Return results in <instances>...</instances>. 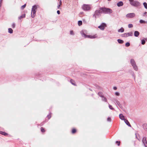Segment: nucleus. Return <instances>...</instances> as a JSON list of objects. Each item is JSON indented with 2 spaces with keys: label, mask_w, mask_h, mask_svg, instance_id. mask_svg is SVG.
<instances>
[{
  "label": "nucleus",
  "mask_w": 147,
  "mask_h": 147,
  "mask_svg": "<svg viewBox=\"0 0 147 147\" xmlns=\"http://www.w3.org/2000/svg\"><path fill=\"white\" fill-rule=\"evenodd\" d=\"M26 4H24V5L22 6L21 7V9H24L25 7H26Z\"/></svg>",
  "instance_id": "c85d7f7f"
},
{
  "label": "nucleus",
  "mask_w": 147,
  "mask_h": 147,
  "mask_svg": "<svg viewBox=\"0 0 147 147\" xmlns=\"http://www.w3.org/2000/svg\"><path fill=\"white\" fill-rule=\"evenodd\" d=\"M117 41L118 42V43L120 44H122L124 42V41L123 40L120 39H118L117 40Z\"/></svg>",
  "instance_id": "412c9836"
},
{
  "label": "nucleus",
  "mask_w": 147,
  "mask_h": 147,
  "mask_svg": "<svg viewBox=\"0 0 147 147\" xmlns=\"http://www.w3.org/2000/svg\"><path fill=\"white\" fill-rule=\"evenodd\" d=\"M1 3L2 2H1L0 1V6H1Z\"/></svg>",
  "instance_id": "de8ad7c7"
},
{
  "label": "nucleus",
  "mask_w": 147,
  "mask_h": 147,
  "mask_svg": "<svg viewBox=\"0 0 147 147\" xmlns=\"http://www.w3.org/2000/svg\"><path fill=\"white\" fill-rule=\"evenodd\" d=\"M12 28H15V23H13L12 24Z\"/></svg>",
  "instance_id": "4c0bfd02"
},
{
  "label": "nucleus",
  "mask_w": 147,
  "mask_h": 147,
  "mask_svg": "<svg viewBox=\"0 0 147 147\" xmlns=\"http://www.w3.org/2000/svg\"><path fill=\"white\" fill-rule=\"evenodd\" d=\"M3 0H0L1 2H2Z\"/></svg>",
  "instance_id": "8fccbe9b"
},
{
  "label": "nucleus",
  "mask_w": 147,
  "mask_h": 147,
  "mask_svg": "<svg viewBox=\"0 0 147 147\" xmlns=\"http://www.w3.org/2000/svg\"><path fill=\"white\" fill-rule=\"evenodd\" d=\"M136 16L135 14L134 13H130L127 14L126 16L127 18H132Z\"/></svg>",
  "instance_id": "1a4fd4ad"
},
{
  "label": "nucleus",
  "mask_w": 147,
  "mask_h": 147,
  "mask_svg": "<svg viewBox=\"0 0 147 147\" xmlns=\"http://www.w3.org/2000/svg\"><path fill=\"white\" fill-rule=\"evenodd\" d=\"M130 45V44L129 42H127L125 44V46L126 47H128Z\"/></svg>",
  "instance_id": "2f4dec72"
},
{
  "label": "nucleus",
  "mask_w": 147,
  "mask_h": 147,
  "mask_svg": "<svg viewBox=\"0 0 147 147\" xmlns=\"http://www.w3.org/2000/svg\"><path fill=\"white\" fill-rule=\"evenodd\" d=\"M98 95L101 97L102 98V97H103V96H104L103 94L101 92H98Z\"/></svg>",
  "instance_id": "aec40b11"
},
{
  "label": "nucleus",
  "mask_w": 147,
  "mask_h": 147,
  "mask_svg": "<svg viewBox=\"0 0 147 147\" xmlns=\"http://www.w3.org/2000/svg\"><path fill=\"white\" fill-rule=\"evenodd\" d=\"M116 143L117 144L118 146H119L120 145V142L119 141H116Z\"/></svg>",
  "instance_id": "c9c22d12"
},
{
  "label": "nucleus",
  "mask_w": 147,
  "mask_h": 147,
  "mask_svg": "<svg viewBox=\"0 0 147 147\" xmlns=\"http://www.w3.org/2000/svg\"><path fill=\"white\" fill-rule=\"evenodd\" d=\"M62 5V2H61V0H60L59 1V5Z\"/></svg>",
  "instance_id": "37998d69"
},
{
  "label": "nucleus",
  "mask_w": 147,
  "mask_h": 147,
  "mask_svg": "<svg viewBox=\"0 0 147 147\" xmlns=\"http://www.w3.org/2000/svg\"><path fill=\"white\" fill-rule=\"evenodd\" d=\"M26 14H24L20 16V17H19L18 19L19 20H21L22 18H24L25 17Z\"/></svg>",
  "instance_id": "a211bd4d"
},
{
  "label": "nucleus",
  "mask_w": 147,
  "mask_h": 147,
  "mask_svg": "<svg viewBox=\"0 0 147 147\" xmlns=\"http://www.w3.org/2000/svg\"><path fill=\"white\" fill-rule=\"evenodd\" d=\"M109 109H111L112 110H113L114 109L113 107H112V106L111 105L109 104Z\"/></svg>",
  "instance_id": "c756f323"
},
{
  "label": "nucleus",
  "mask_w": 147,
  "mask_h": 147,
  "mask_svg": "<svg viewBox=\"0 0 147 147\" xmlns=\"http://www.w3.org/2000/svg\"><path fill=\"white\" fill-rule=\"evenodd\" d=\"M102 13V10L100 9V8L99 9L96 10L95 11L93 17L96 19V18L100 17Z\"/></svg>",
  "instance_id": "f03ea898"
},
{
  "label": "nucleus",
  "mask_w": 147,
  "mask_h": 147,
  "mask_svg": "<svg viewBox=\"0 0 147 147\" xmlns=\"http://www.w3.org/2000/svg\"><path fill=\"white\" fill-rule=\"evenodd\" d=\"M8 32L11 34L13 33V30L11 28H9L8 29Z\"/></svg>",
  "instance_id": "5701e85b"
},
{
  "label": "nucleus",
  "mask_w": 147,
  "mask_h": 147,
  "mask_svg": "<svg viewBox=\"0 0 147 147\" xmlns=\"http://www.w3.org/2000/svg\"><path fill=\"white\" fill-rule=\"evenodd\" d=\"M143 127L144 130L147 132V124L146 123L143 124Z\"/></svg>",
  "instance_id": "f8f14e48"
},
{
  "label": "nucleus",
  "mask_w": 147,
  "mask_h": 147,
  "mask_svg": "<svg viewBox=\"0 0 147 147\" xmlns=\"http://www.w3.org/2000/svg\"><path fill=\"white\" fill-rule=\"evenodd\" d=\"M108 1H111V0H107Z\"/></svg>",
  "instance_id": "603ef678"
},
{
  "label": "nucleus",
  "mask_w": 147,
  "mask_h": 147,
  "mask_svg": "<svg viewBox=\"0 0 147 147\" xmlns=\"http://www.w3.org/2000/svg\"><path fill=\"white\" fill-rule=\"evenodd\" d=\"M61 5H59L58 6V7H58V9H59V7Z\"/></svg>",
  "instance_id": "49530a36"
},
{
  "label": "nucleus",
  "mask_w": 147,
  "mask_h": 147,
  "mask_svg": "<svg viewBox=\"0 0 147 147\" xmlns=\"http://www.w3.org/2000/svg\"><path fill=\"white\" fill-rule=\"evenodd\" d=\"M146 23H147V22H146Z\"/></svg>",
  "instance_id": "5fc2aeb1"
},
{
  "label": "nucleus",
  "mask_w": 147,
  "mask_h": 147,
  "mask_svg": "<svg viewBox=\"0 0 147 147\" xmlns=\"http://www.w3.org/2000/svg\"><path fill=\"white\" fill-rule=\"evenodd\" d=\"M41 131L42 132H45V131L44 129V128L42 127H41L40 128Z\"/></svg>",
  "instance_id": "f704fd0d"
},
{
  "label": "nucleus",
  "mask_w": 147,
  "mask_h": 147,
  "mask_svg": "<svg viewBox=\"0 0 147 147\" xmlns=\"http://www.w3.org/2000/svg\"><path fill=\"white\" fill-rule=\"evenodd\" d=\"M70 34L72 35L74 34V32L73 31L71 30V31H70Z\"/></svg>",
  "instance_id": "a19ab883"
},
{
  "label": "nucleus",
  "mask_w": 147,
  "mask_h": 147,
  "mask_svg": "<svg viewBox=\"0 0 147 147\" xmlns=\"http://www.w3.org/2000/svg\"><path fill=\"white\" fill-rule=\"evenodd\" d=\"M144 7L146 9H147V3L146 2H144L143 3Z\"/></svg>",
  "instance_id": "bb28decb"
},
{
  "label": "nucleus",
  "mask_w": 147,
  "mask_h": 147,
  "mask_svg": "<svg viewBox=\"0 0 147 147\" xmlns=\"http://www.w3.org/2000/svg\"><path fill=\"white\" fill-rule=\"evenodd\" d=\"M136 136V138H137L138 139V140H139V139H138V138H137V137Z\"/></svg>",
  "instance_id": "864d4df0"
},
{
  "label": "nucleus",
  "mask_w": 147,
  "mask_h": 147,
  "mask_svg": "<svg viewBox=\"0 0 147 147\" xmlns=\"http://www.w3.org/2000/svg\"><path fill=\"white\" fill-rule=\"evenodd\" d=\"M37 5H35L32 6L31 10V17L32 18L35 17L36 15V10L37 9Z\"/></svg>",
  "instance_id": "7ed1b4c3"
},
{
  "label": "nucleus",
  "mask_w": 147,
  "mask_h": 147,
  "mask_svg": "<svg viewBox=\"0 0 147 147\" xmlns=\"http://www.w3.org/2000/svg\"><path fill=\"white\" fill-rule=\"evenodd\" d=\"M132 76H133L134 75V73H133L132 74Z\"/></svg>",
  "instance_id": "09e8293b"
},
{
  "label": "nucleus",
  "mask_w": 147,
  "mask_h": 147,
  "mask_svg": "<svg viewBox=\"0 0 147 147\" xmlns=\"http://www.w3.org/2000/svg\"><path fill=\"white\" fill-rule=\"evenodd\" d=\"M130 4L134 7H137L139 6L140 5V3L138 1H134L133 0L130 2Z\"/></svg>",
  "instance_id": "20e7f679"
},
{
  "label": "nucleus",
  "mask_w": 147,
  "mask_h": 147,
  "mask_svg": "<svg viewBox=\"0 0 147 147\" xmlns=\"http://www.w3.org/2000/svg\"><path fill=\"white\" fill-rule=\"evenodd\" d=\"M115 94L116 96H118L119 95V93L118 92H115Z\"/></svg>",
  "instance_id": "58836bf2"
},
{
  "label": "nucleus",
  "mask_w": 147,
  "mask_h": 147,
  "mask_svg": "<svg viewBox=\"0 0 147 147\" xmlns=\"http://www.w3.org/2000/svg\"><path fill=\"white\" fill-rule=\"evenodd\" d=\"M146 42L145 40L144 39H142L141 40V44L144 45Z\"/></svg>",
  "instance_id": "cd10ccee"
},
{
  "label": "nucleus",
  "mask_w": 147,
  "mask_h": 147,
  "mask_svg": "<svg viewBox=\"0 0 147 147\" xmlns=\"http://www.w3.org/2000/svg\"><path fill=\"white\" fill-rule=\"evenodd\" d=\"M76 129H73L72 130V134H74L76 132Z\"/></svg>",
  "instance_id": "7c9ffc66"
},
{
  "label": "nucleus",
  "mask_w": 147,
  "mask_h": 147,
  "mask_svg": "<svg viewBox=\"0 0 147 147\" xmlns=\"http://www.w3.org/2000/svg\"><path fill=\"white\" fill-rule=\"evenodd\" d=\"M81 33L82 36L85 38H94L96 37V36L95 35L93 36L87 35L84 33L83 31L81 32Z\"/></svg>",
  "instance_id": "39448f33"
},
{
  "label": "nucleus",
  "mask_w": 147,
  "mask_h": 147,
  "mask_svg": "<svg viewBox=\"0 0 147 147\" xmlns=\"http://www.w3.org/2000/svg\"><path fill=\"white\" fill-rule=\"evenodd\" d=\"M106 26V24L105 23H102L101 24L98 26V28L102 30H104L105 27Z\"/></svg>",
  "instance_id": "9d476101"
},
{
  "label": "nucleus",
  "mask_w": 147,
  "mask_h": 147,
  "mask_svg": "<svg viewBox=\"0 0 147 147\" xmlns=\"http://www.w3.org/2000/svg\"><path fill=\"white\" fill-rule=\"evenodd\" d=\"M0 134L4 136H6L7 135V133L2 131H0Z\"/></svg>",
  "instance_id": "4be33fe9"
},
{
  "label": "nucleus",
  "mask_w": 147,
  "mask_h": 147,
  "mask_svg": "<svg viewBox=\"0 0 147 147\" xmlns=\"http://www.w3.org/2000/svg\"><path fill=\"white\" fill-rule=\"evenodd\" d=\"M113 89L115 90H116L117 89V88L116 87H113Z\"/></svg>",
  "instance_id": "c03bdc74"
},
{
  "label": "nucleus",
  "mask_w": 147,
  "mask_h": 147,
  "mask_svg": "<svg viewBox=\"0 0 147 147\" xmlns=\"http://www.w3.org/2000/svg\"><path fill=\"white\" fill-rule=\"evenodd\" d=\"M78 24L79 26H80L82 24V21L80 20L78 22Z\"/></svg>",
  "instance_id": "a878e982"
},
{
  "label": "nucleus",
  "mask_w": 147,
  "mask_h": 147,
  "mask_svg": "<svg viewBox=\"0 0 147 147\" xmlns=\"http://www.w3.org/2000/svg\"><path fill=\"white\" fill-rule=\"evenodd\" d=\"M133 35L132 32H130L128 33H124L122 34L121 36L122 37H127L129 36H132Z\"/></svg>",
  "instance_id": "0eeeda50"
},
{
  "label": "nucleus",
  "mask_w": 147,
  "mask_h": 147,
  "mask_svg": "<svg viewBox=\"0 0 147 147\" xmlns=\"http://www.w3.org/2000/svg\"><path fill=\"white\" fill-rule=\"evenodd\" d=\"M124 121L126 125H128L130 127H131V125L129 123L127 120L125 119L124 120Z\"/></svg>",
  "instance_id": "dca6fc26"
},
{
  "label": "nucleus",
  "mask_w": 147,
  "mask_h": 147,
  "mask_svg": "<svg viewBox=\"0 0 147 147\" xmlns=\"http://www.w3.org/2000/svg\"><path fill=\"white\" fill-rule=\"evenodd\" d=\"M102 100L104 101L105 102H106L107 101V98L104 96L102 97Z\"/></svg>",
  "instance_id": "393cba45"
},
{
  "label": "nucleus",
  "mask_w": 147,
  "mask_h": 147,
  "mask_svg": "<svg viewBox=\"0 0 147 147\" xmlns=\"http://www.w3.org/2000/svg\"><path fill=\"white\" fill-rule=\"evenodd\" d=\"M119 117L121 120L124 121L125 119L124 118V116L122 114H120L119 115Z\"/></svg>",
  "instance_id": "4468645a"
},
{
  "label": "nucleus",
  "mask_w": 147,
  "mask_h": 147,
  "mask_svg": "<svg viewBox=\"0 0 147 147\" xmlns=\"http://www.w3.org/2000/svg\"><path fill=\"white\" fill-rule=\"evenodd\" d=\"M70 83L73 85L76 86V84L74 83V81L73 80H70Z\"/></svg>",
  "instance_id": "b1692460"
},
{
  "label": "nucleus",
  "mask_w": 147,
  "mask_h": 147,
  "mask_svg": "<svg viewBox=\"0 0 147 147\" xmlns=\"http://www.w3.org/2000/svg\"><path fill=\"white\" fill-rule=\"evenodd\" d=\"M123 3L122 1H120L117 3V5L118 7H119L123 6Z\"/></svg>",
  "instance_id": "ddd939ff"
},
{
  "label": "nucleus",
  "mask_w": 147,
  "mask_h": 147,
  "mask_svg": "<svg viewBox=\"0 0 147 147\" xmlns=\"http://www.w3.org/2000/svg\"><path fill=\"white\" fill-rule=\"evenodd\" d=\"M100 9L102 10V13L105 14H111L113 12L112 10L109 8L102 7L100 8Z\"/></svg>",
  "instance_id": "f257e3e1"
},
{
  "label": "nucleus",
  "mask_w": 147,
  "mask_h": 147,
  "mask_svg": "<svg viewBox=\"0 0 147 147\" xmlns=\"http://www.w3.org/2000/svg\"><path fill=\"white\" fill-rule=\"evenodd\" d=\"M128 27L129 28H131L133 27V25L132 24H129L128 25Z\"/></svg>",
  "instance_id": "72a5a7b5"
},
{
  "label": "nucleus",
  "mask_w": 147,
  "mask_h": 147,
  "mask_svg": "<svg viewBox=\"0 0 147 147\" xmlns=\"http://www.w3.org/2000/svg\"><path fill=\"white\" fill-rule=\"evenodd\" d=\"M133 0H129V1H130V2L131 1H132Z\"/></svg>",
  "instance_id": "3c124183"
},
{
  "label": "nucleus",
  "mask_w": 147,
  "mask_h": 147,
  "mask_svg": "<svg viewBox=\"0 0 147 147\" xmlns=\"http://www.w3.org/2000/svg\"><path fill=\"white\" fill-rule=\"evenodd\" d=\"M140 23H145L146 22L145 21L141 20H140Z\"/></svg>",
  "instance_id": "473e14b6"
},
{
  "label": "nucleus",
  "mask_w": 147,
  "mask_h": 147,
  "mask_svg": "<svg viewBox=\"0 0 147 147\" xmlns=\"http://www.w3.org/2000/svg\"><path fill=\"white\" fill-rule=\"evenodd\" d=\"M82 8L83 9L87 11L90 9V7L88 5L84 4L82 6Z\"/></svg>",
  "instance_id": "6e6552de"
},
{
  "label": "nucleus",
  "mask_w": 147,
  "mask_h": 147,
  "mask_svg": "<svg viewBox=\"0 0 147 147\" xmlns=\"http://www.w3.org/2000/svg\"><path fill=\"white\" fill-rule=\"evenodd\" d=\"M143 144L145 147H147V142L146 140V138L144 137L142 140Z\"/></svg>",
  "instance_id": "9b49d317"
},
{
  "label": "nucleus",
  "mask_w": 147,
  "mask_h": 147,
  "mask_svg": "<svg viewBox=\"0 0 147 147\" xmlns=\"http://www.w3.org/2000/svg\"><path fill=\"white\" fill-rule=\"evenodd\" d=\"M140 34V33L138 31H135L134 32V36L135 37H138Z\"/></svg>",
  "instance_id": "2eb2a0df"
},
{
  "label": "nucleus",
  "mask_w": 147,
  "mask_h": 147,
  "mask_svg": "<svg viewBox=\"0 0 147 147\" xmlns=\"http://www.w3.org/2000/svg\"><path fill=\"white\" fill-rule=\"evenodd\" d=\"M57 13L58 14H60V11L59 10H57Z\"/></svg>",
  "instance_id": "79ce46f5"
},
{
  "label": "nucleus",
  "mask_w": 147,
  "mask_h": 147,
  "mask_svg": "<svg viewBox=\"0 0 147 147\" xmlns=\"http://www.w3.org/2000/svg\"><path fill=\"white\" fill-rule=\"evenodd\" d=\"M107 121H108L110 122L111 121V118L110 117H108L107 118Z\"/></svg>",
  "instance_id": "e433bc0d"
},
{
  "label": "nucleus",
  "mask_w": 147,
  "mask_h": 147,
  "mask_svg": "<svg viewBox=\"0 0 147 147\" xmlns=\"http://www.w3.org/2000/svg\"><path fill=\"white\" fill-rule=\"evenodd\" d=\"M124 29L123 28L121 27L120 29L118 30V32H124Z\"/></svg>",
  "instance_id": "6ab92c4d"
},
{
  "label": "nucleus",
  "mask_w": 147,
  "mask_h": 147,
  "mask_svg": "<svg viewBox=\"0 0 147 147\" xmlns=\"http://www.w3.org/2000/svg\"><path fill=\"white\" fill-rule=\"evenodd\" d=\"M50 113L49 115H48L47 116V117H48V118L49 119H50L51 117V116L50 115Z\"/></svg>",
  "instance_id": "ea45409f"
},
{
  "label": "nucleus",
  "mask_w": 147,
  "mask_h": 147,
  "mask_svg": "<svg viewBox=\"0 0 147 147\" xmlns=\"http://www.w3.org/2000/svg\"><path fill=\"white\" fill-rule=\"evenodd\" d=\"M116 103L117 105L119 106L121 108L122 107V106L120 104V102L116 100Z\"/></svg>",
  "instance_id": "f3484780"
},
{
  "label": "nucleus",
  "mask_w": 147,
  "mask_h": 147,
  "mask_svg": "<svg viewBox=\"0 0 147 147\" xmlns=\"http://www.w3.org/2000/svg\"><path fill=\"white\" fill-rule=\"evenodd\" d=\"M146 13H147V12H145L144 13V15H144V16L145 15V14H146Z\"/></svg>",
  "instance_id": "a18cd8bd"
},
{
  "label": "nucleus",
  "mask_w": 147,
  "mask_h": 147,
  "mask_svg": "<svg viewBox=\"0 0 147 147\" xmlns=\"http://www.w3.org/2000/svg\"><path fill=\"white\" fill-rule=\"evenodd\" d=\"M130 63L133 67L134 69L137 71L138 70V67L136 65V63L134 59H131L130 60Z\"/></svg>",
  "instance_id": "423d86ee"
}]
</instances>
